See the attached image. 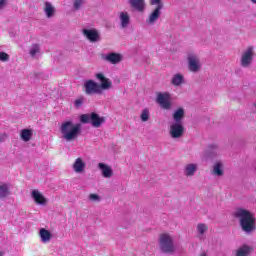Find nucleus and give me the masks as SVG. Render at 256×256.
Masks as SVG:
<instances>
[{
    "instance_id": "obj_1",
    "label": "nucleus",
    "mask_w": 256,
    "mask_h": 256,
    "mask_svg": "<svg viewBox=\"0 0 256 256\" xmlns=\"http://www.w3.org/2000/svg\"><path fill=\"white\" fill-rule=\"evenodd\" d=\"M95 78L100 81V84L95 80H86L84 82L86 95H101L103 91H109L113 87V82L103 72L96 73Z\"/></svg>"
},
{
    "instance_id": "obj_2",
    "label": "nucleus",
    "mask_w": 256,
    "mask_h": 256,
    "mask_svg": "<svg viewBox=\"0 0 256 256\" xmlns=\"http://www.w3.org/2000/svg\"><path fill=\"white\" fill-rule=\"evenodd\" d=\"M234 217L239 220L241 230L246 235H251L256 229L255 214L245 208H237L234 212Z\"/></svg>"
},
{
    "instance_id": "obj_3",
    "label": "nucleus",
    "mask_w": 256,
    "mask_h": 256,
    "mask_svg": "<svg viewBox=\"0 0 256 256\" xmlns=\"http://www.w3.org/2000/svg\"><path fill=\"white\" fill-rule=\"evenodd\" d=\"M59 129L64 141H75L81 135L82 125L72 120H66L60 124Z\"/></svg>"
},
{
    "instance_id": "obj_4",
    "label": "nucleus",
    "mask_w": 256,
    "mask_h": 256,
    "mask_svg": "<svg viewBox=\"0 0 256 256\" xmlns=\"http://www.w3.org/2000/svg\"><path fill=\"white\" fill-rule=\"evenodd\" d=\"M255 47L254 46H248L246 47L240 55V67L242 69H250L251 65H253V62L255 61Z\"/></svg>"
},
{
    "instance_id": "obj_5",
    "label": "nucleus",
    "mask_w": 256,
    "mask_h": 256,
    "mask_svg": "<svg viewBox=\"0 0 256 256\" xmlns=\"http://www.w3.org/2000/svg\"><path fill=\"white\" fill-rule=\"evenodd\" d=\"M81 123H91L92 127L99 129L103 123H105V117L99 116V114L93 112L90 114H82L80 116Z\"/></svg>"
},
{
    "instance_id": "obj_6",
    "label": "nucleus",
    "mask_w": 256,
    "mask_h": 256,
    "mask_svg": "<svg viewBox=\"0 0 256 256\" xmlns=\"http://www.w3.org/2000/svg\"><path fill=\"white\" fill-rule=\"evenodd\" d=\"M159 245L162 253H175V244L169 234H160Z\"/></svg>"
},
{
    "instance_id": "obj_7",
    "label": "nucleus",
    "mask_w": 256,
    "mask_h": 256,
    "mask_svg": "<svg viewBox=\"0 0 256 256\" xmlns=\"http://www.w3.org/2000/svg\"><path fill=\"white\" fill-rule=\"evenodd\" d=\"M150 5H156V8L150 13L146 20L147 25H153L159 21L161 10L163 9V0H150Z\"/></svg>"
},
{
    "instance_id": "obj_8",
    "label": "nucleus",
    "mask_w": 256,
    "mask_h": 256,
    "mask_svg": "<svg viewBox=\"0 0 256 256\" xmlns=\"http://www.w3.org/2000/svg\"><path fill=\"white\" fill-rule=\"evenodd\" d=\"M188 70L190 73H199L201 71V58L195 52H189L187 54Z\"/></svg>"
},
{
    "instance_id": "obj_9",
    "label": "nucleus",
    "mask_w": 256,
    "mask_h": 256,
    "mask_svg": "<svg viewBox=\"0 0 256 256\" xmlns=\"http://www.w3.org/2000/svg\"><path fill=\"white\" fill-rule=\"evenodd\" d=\"M156 102L162 109H165L166 111H169L171 107H173V104L171 103V94L168 92L165 93H157L156 96Z\"/></svg>"
},
{
    "instance_id": "obj_10",
    "label": "nucleus",
    "mask_w": 256,
    "mask_h": 256,
    "mask_svg": "<svg viewBox=\"0 0 256 256\" xmlns=\"http://www.w3.org/2000/svg\"><path fill=\"white\" fill-rule=\"evenodd\" d=\"M207 159H216V157H221V146L217 142L209 144L204 152Z\"/></svg>"
},
{
    "instance_id": "obj_11",
    "label": "nucleus",
    "mask_w": 256,
    "mask_h": 256,
    "mask_svg": "<svg viewBox=\"0 0 256 256\" xmlns=\"http://www.w3.org/2000/svg\"><path fill=\"white\" fill-rule=\"evenodd\" d=\"M82 35H84L90 43H99V41H101V33L95 28H84L82 30Z\"/></svg>"
},
{
    "instance_id": "obj_12",
    "label": "nucleus",
    "mask_w": 256,
    "mask_h": 256,
    "mask_svg": "<svg viewBox=\"0 0 256 256\" xmlns=\"http://www.w3.org/2000/svg\"><path fill=\"white\" fill-rule=\"evenodd\" d=\"M185 134V127L181 123H172L169 129V135L172 139H181Z\"/></svg>"
},
{
    "instance_id": "obj_13",
    "label": "nucleus",
    "mask_w": 256,
    "mask_h": 256,
    "mask_svg": "<svg viewBox=\"0 0 256 256\" xmlns=\"http://www.w3.org/2000/svg\"><path fill=\"white\" fill-rule=\"evenodd\" d=\"M102 59L111 65H118L123 61V55L120 53L110 52L102 56Z\"/></svg>"
},
{
    "instance_id": "obj_14",
    "label": "nucleus",
    "mask_w": 256,
    "mask_h": 256,
    "mask_svg": "<svg viewBox=\"0 0 256 256\" xmlns=\"http://www.w3.org/2000/svg\"><path fill=\"white\" fill-rule=\"evenodd\" d=\"M118 17L120 21V27L122 29H127L131 23V17L129 16V13L125 11L119 12Z\"/></svg>"
},
{
    "instance_id": "obj_15",
    "label": "nucleus",
    "mask_w": 256,
    "mask_h": 256,
    "mask_svg": "<svg viewBox=\"0 0 256 256\" xmlns=\"http://www.w3.org/2000/svg\"><path fill=\"white\" fill-rule=\"evenodd\" d=\"M98 167L102 173V176L105 177V179H111V177H113V168H111V166L105 163H99Z\"/></svg>"
},
{
    "instance_id": "obj_16",
    "label": "nucleus",
    "mask_w": 256,
    "mask_h": 256,
    "mask_svg": "<svg viewBox=\"0 0 256 256\" xmlns=\"http://www.w3.org/2000/svg\"><path fill=\"white\" fill-rule=\"evenodd\" d=\"M128 3L132 9H136V11H139L140 13L145 11V0H128Z\"/></svg>"
},
{
    "instance_id": "obj_17",
    "label": "nucleus",
    "mask_w": 256,
    "mask_h": 256,
    "mask_svg": "<svg viewBox=\"0 0 256 256\" xmlns=\"http://www.w3.org/2000/svg\"><path fill=\"white\" fill-rule=\"evenodd\" d=\"M253 251V247L244 244L235 251L234 256H250Z\"/></svg>"
},
{
    "instance_id": "obj_18",
    "label": "nucleus",
    "mask_w": 256,
    "mask_h": 256,
    "mask_svg": "<svg viewBox=\"0 0 256 256\" xmlns=\"http://www.w3.org/2000/svg\"><path fill=\"white\" fill-rule=\"evenodd\" d=\"M43 11L47 17V19H52V17H55V6L51 4V2H45Z\"/></svg>"
},
{
    "instance_id": "obj_19",
    "label": "nucleus",
    "mask_w": 256,
    "mask_h": 256,
    "mask_svg": "<svg viewBox=\"0 0 256 256\" xmlns=\"http://www.w3.org/2000/svg\"><path fill=\"white\" fill-rule=\"evenodd\" d=\"M171 84L174 87H180V85L185 84V76L181 73H176L172 76Z\"/></svg>"
},
{
    "instance_id": "obj_20",
    "label": "nucleus",
    "mask_w": 256,
    "mask_h": 256,
    "mask_svg": "<svg viewBox=\"0 0 256 256\" xmlns=\"http://www.w3.org/2000/svg\"><path fill=\"white\" fill-rule=\"evenodd\" d=\"M32 198L38 205H45V203H47V199H45L43 194L39 193V190L32 191Z\"/></svg>"
},
{
    "instance_id": "obj_21",
    "label": "nucleus",
    "mask_w": 256,
    "mask_h": 256,
    "mask_svg": "<svg viewBox=\"0 0 256 256\" xmlns=\"http://www.w3.org/2000/svg\"><path fill=\"white\" fill-rule=\"evenodd\" d=\"M225 171L223 170V163L217 162L214 164L212 169V175H215L216 177H223Z\"/></svg>"
},
{
    "instance_id": "obj_22",
    "label": "nucleus",
    "mask_w": 256,
    "mask_h": 256,
    "mask_svg": "<svg viewBox=\"0 0 256 256\" xmlns=\"http://www.w3.org/2000/svg\"><path fill=\"white\" fill-rule=\"evenodd\" d=\"M183 117H185V109L183 108H178L176 111L173 113V119L174 123H181L183 121Z\"/></svg>"
},
{
    "instance_id": "obj_23",
    "label": "nucleus",
    "mask_w": 256,
    "mask_h": 256,
    "mask_svg": "<svg viewBox=\"0 0 256 256\" xmlns=\"http://www.w3.org/2000/svg\"><path fill=\"white\" fill-rule=\"evenodd\" d=\"M20 137L25 143L31 141V138L33 137V130L23 129L21 131Z\"/></svg>"
},
{
    "instance_id": "obj_24",
    "label": "nucleus",
    "mask_w": 256,
    "mask_h": 256,
    "mask_svg": "<svg viewBox=\"0 0 256 256\" xmlns=\"http://www.w3.org/2000/svg\"><path fill=\"white\" fill-rule=\"evenodd\" d=\"M41 53V46L39 44H32L29 48V55L35 59Z\"/></svg>"
},
{
    "instance_id": "obj_25",
    "label": "nucleus",
    "mask_w": 256,
    "mask_h": 256,
    "mask_svg": "<svg viewBox=\"0 0 256 256\" xmlns=\"http://www.w3.org/2000/svg\"><path fill=\"white\" fill-rule=\"evenodd\" d=\"M197 171V164H187L185 167V175L187 177H193Z\"/></svg>"
},
{
    "instance_id": "obj_26",
    "label": "nucleus",
    "mask_w": 256,
    "mask_h": 256,
    "mask_svg": "<svg viewBox=\"0 0 256 256\" xmlns=\"http://www.w3.org/2000/svg\"><path fill=\"white\" fill-rule=\"evenodd\" d=\"M86 164L83 161H76L73 164L74 171L76 173H83L85 171Z\"/></svg>"
},
{
    "instance_id": "obj_27",
    "label": "nucleus",
    "mask_w": 256,
    "mask_h": 256,
    "mask_svg": "<svg viewBox=\"0 0 256 256\" xmlns=\"http://www.w3.org/2000/svg\"><path fill=\"white\" fill-rule=\"evenodd\" d=\"M40 237L43 243H47V241H51V232L47 229H40Z\"/></svg>"
},
{
    "instance_id": "obj_28",
    "label": "nucleus",
    "mask_w": 256,
    "mask_h": 256,
    "mask_svg": "<svg viewBox=\"0 0 256 256\" xmlns=\"http://www.w3.org/2000/svg\"><path fill=\"white\" fill-rule=\"evenodd\" d=\"M9 195V186L7 184L0 185V197L1 199Z\"/></svg>"
},
{
    "instance_id": "obj_29",
    "label": "nucleus",
    "mask_w": 256,
    "mask_h": 256,
    "mask_svg": "<svg viewBox=\"0 0 256 256\" xmlns=\"http://www.w3.org/2000/svg\"><path fill=\"white\" fill-rule=\"evenodd\" d=\"M84 3H85V0H74L73 2L74 11H79V9L83 7Z\"/></svg>"
},
{
    "instance_id": "obj_30",
    "label": "nucleus",
    "mask_w": 256,
    "mask_h": 256,
    "mask_svg": "<svg viewBox=\"0 0 256 256\" xmlns=\"http://www.w3.org/2000/svg\"><path fill=\"white\" fill-rule=\"evenodd\" d=\"M83 103H85V98L80 97V98L75 100L74 107L76 109H81L83 107Z\"/></svg>"
},
{
    "instance_id": "obj_31",
    "label": "nucleus",
    "mask_w": 256,
    "mask_h": 256,
    "mask_svg": "<svg viewBox=\"0 0 256 256\" xmlns=\"http://www.w3.org/2000/svg\"><path fill=\"white\" fill-rule=\"evenodd\" d=\"M140 119L143 123L149 121V111L147 109L142 110Z\"/></svg>"
},
{
    "instance_id": "obj_32",
    "label": "nucleus",
    "mask_w": 256,
    "mask_h": 256,
    "mask_svg": "<svg viewBox=\"0 0 256 256\" xmlns=\"http://www.w3.org/2000/svg\"><path fill=\"white\" fill-rule=\"evenodd\" d=\"M209 229V227L206 224H198L197 226V231L200 235H203V233H205V231H207Z\"/></svg>"
},
{
    "instance_id": "obj_33",
    "label": "nucleus",
    "mask_w": 256,
    "mask_h": 256,
    "mask_svg": "<svg viewBox=\"0 0 256 256\" xmlns=\"http://www.w3.org/2000/svg\"><path fill=\"white\" fill-rule=\"evenodd\" d=\"M0 61H3V62L9 61V54L5 52H0Z\"/></svg>"
},
{
    "instance_id": "obj_34",
    "label": "nucleus",
    "mask_w": 256,
    "mask_h": 256,
    "mask_svg": "<svg viewBox=\"0 0 256 256\" xmlns=\"http://www.w3.org/2000/svg\"><path fill=\"white\" fill-rule=\"evenodd\" d=\"M90 201H99V195L97 194H90L89 195Z\"/></svg>"
},
{
    "instance_id": "obj_35",
    "label": "nucleus",
    "mask_w": 256,
    "mask_h": 256,
    "mask_svg": "<svg viewBox=\"0 0 256 256\" xmlns=\"http://www.w3.org/2000/svg\"><path fill=\"white\" fill-rule=\"evenodd\" d=\"M6 139H7V135L6 134H1L0 135V143L5 142Z\"/></svg>"
},
{
    "instance_id": "obj_36",
    "label": "nucleus",
    "mask_w": 256,
    "mask_h": 256,
    "mask_svg": "<svg viewBox=\"0 0 256 256\" xmlns=\"http://www.w3.org/2000/svg\"><path fill=\"white\" fill-rule=\"evenodd\" d=\"M5 9V0H0V11Z\"/></svg>"
},
{
    "instance_id": "obj_37",
    "label": "nucleus",
    "mask_w": 256,
    "mask_h": 256,
    "mask_svg": "<svg viewBox=\"0 0 256 256\" xmlns=\"http://www.w3.org/2000/svg\"><path fill=\"white\" fill-rule=\"evenodd\" d=\"M251 3H253L254 5H256V0H250Z\"/></svg>"
},
{
    "instance_id": "obj_38",
    "label": "nucleus",
    "mask_w": 256,
    "mask_h": 256,
    "mask_svg": "<svg viewBox=\"0 0 256 256\" xmlns=\"http://www.w3.org/2000/svg\"><path fill=\"white\" fill-rule=\"evenodd\" d=\"M200 256H207V254H205V253H202V254H200Z\"/></svg>"
},
{
    "instance_id": "obj_39",
    "label": "nucleus",
    "mask_w": 256,
    "mask_h": 256,
    "mask_svg": "<svg viewBox=\"0 0 256 256\" xmlns=\"http://www.w3.org/2000/svg\"><path fill=\"white\" fill-rule=\"evenodd\" d=\"M76 161H82V159L81 158H77Z\"/></svg>"
},
{
    "instance_id": "obj_40",
    "label": "nucleus",
    "mask_w": 256,
    "mask_h": 256,
    "mask_svg": "<svg viewBox=\"0 0 256 256\" xmlns=\"http://www.w3.org/2000/svg\"><path fill=\"white\" fill-rule=\"evenodd\" d=\"M0 256H3V252H0Z\"/></svg>"
}]
</instances>
